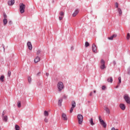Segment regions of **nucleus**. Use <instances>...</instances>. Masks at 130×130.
I'll return each mask as SVG.
<instances>
[{
    "label": "nucleus",
    "mask_w": 130,
    "mask_h": 130,
    "mask_svg": "<svg viewBox=\"0 0 130 130\" xmlns=\"http://www.w3.org/2000/svg\"><path fill=\"white\" fill-rule=\"evenodd\" d=\"M57 87L59 92H61V91L64 89V85H63V83L62 82H58Z\"/></svg>",
    "instance_id": "nucleus-1"
},
{
    "label": "nucleus",
    "mask_w": 130,
    "mask_h": 130,
    "mask_svg": "<svg viewBox=\"0 0 130 130\" xmlns=\"http://www.w3.org/2000/svg\"><path fill=\"white\" fill-rule=\"evenodd\" d=\"M25 6L23 3H21L19 4V11L21 14H23L25 13Z\"/></svg>",
    "instance_id": "nucleus-2"
},
{
    "label": "nucleus",
    "mask_w": 130,
    "mask_h": 130,
    "mask_svg": "<svg viewBox=\"0 0 130 130\" xmlns=\"http://www.w3.org/2000/svg\"><path fill=\"white\" fill-rule=\"evenodd\" d=\"M99 119L101 125H103V126L105 128L106 127V126H107V124H106V123L104 122V120H102L101 116H99Z\"/></svg>",
    "instance_id": "nucleus-3"
},
{
    "label": "nucleus",
    "mask_w": 130,
    "mask_h": 130,
    "mask_svg": "<svg viewBox=\"0 0 130 130\" xmlns=\"http://www.w3.org/2000/svg\"><path fill=\"white\" fill-rule=\"evenodd\" d=\"M77 118H78V123L79 124H82V123H83V115H82V114H78L77 116Z\"/></svg>",
    "instance_id": "nucleus-4"
},
{
    "label": "nucleus",
    "mask_w": 130,
    "mask_h": 130,
    "mask_svg": "<svg viewBox=\"0 0 130 130\" xmlns=\"http://www.w3.org/2000/svg\"><path fill=\"white\" fill-rule=\"evenodd\" d=\"M101 65L100 66V69L102 70H104V69H106V66H105V61L103 59L101 60Z\"/></svg>",
    "instance_id": "nucleus-5"
},
{
    "label": "nucleus",
    "mask_w": 130,
    "mask_h": 130,
    "mask_svg": "<svg viewBox=\"0 0 130 130\" xmlns=\"http://www.w3.org/2000/svg\"><path fill=\"white\" fill-rule=\"evenodd\" d=\"M123 98L127 104H130V98L128 96V94H125L123 96Z\"/></svg>",
    "instance_id": "nucleus-6"
},
{
    "label": "nucleus",
    "mask_w": 130,
    "mask_h": 130,
    "mask_svg": "<svg viewBox=\"0 0 130 130\" xmlns=\"http://www.w3.org/2000/svg\"><path fill=\"white\" fill-rule=\"evenodd\" d=\"M92 50L94 53H97V46H96V45H95V44H92Z\"/></svg>",
    "instance_id": "nucleus-7"
},
{
    "label": "nucleus",
    "mask_w": 130,
    "mask_h": 130,
    "mask_svg": "<svg viewBox=\"0 0 130 130\" xmlns=\"http://www.w3.org/2000/svg\"><path fill=\"white\" fill-rule=\"evenodd\" d=\"M34 61H35V63H37V62L40 61V57H39L38 56L36 57L34 59Z\"/></svg>",
    "instance_id": "nucleus-8"
},
{
    "label": "nucleus",
    "mask_w": 130,
    "mask_h": 130,
    "mask_svg": "<svg viewBox=\"0 0 130 130\" xmlns=\"http://www.w3.org/2000/svg\"><path fill=\"white\" fill-rule=\"evenodd\" d=\"M9 6H13L15 4V0H10L8 2Z\"/></svg>",
    "instance_id": "nucleus-9"
},
{
    "label": "nucleus",
    "mask_w": 130,
    "mask_h": 130,
    "mask_svg": "<svg viewBox=\"0 0 130 130\" xmlns=\"http://www.w3.org/2000/svg\"><path fill=\"white\" fill-rule=\"evenodd\" d=\"M27 47L29 50H32V44L30 42H28L27 43Z\"/></svg>",
    "instance_id": "nucleus-10"
},
{
    "label": "nucleus",
    "mask_w": 130,
    "mask_h": 130,
    "mask_svg": "<svg viewBox=\"0 0 130 130\" xmlns=\"http://www.w3.org/2000/svg\"><path fill=\"white\" fill-rule=\"evenodd\" d=\"M119 107L120 108H121L122 110H125V105L124 104H120Z\"/></svg>",
    "instance_id": "nucleus-11"
},
{
    "label": "nucleus",
    "mask_w": 130,
    "mask_h": 130,
    "mask_svg": "<svg viewBox=\"0 0 130 130\" xmlns=\"http://www.w3.org/2000/svg\"><path fill=\"white\" fill-rule=\"evenodd\" d=\"M79 10H76L75 11V12L72 14L73 17H76V16L78 14H79Z\"/></svg>",
    "instance_id": "nucleus-12"
},
{
    "label": "nucleus",
    "mask_w": 130,
    "mask_h": 130,
    "mask_svg": "<svg viewBox=\"0 0 130 130\" xmlns=\"http://www.w3.org/2000/svg\"><path fill=\"white\" fill-rule=\"evenodd\" d=\"M62 118L63 120H68V117H67V115L64 113L62 114Z\"/></svg>",
    "instance_id": "nucleus-13"
},
{
    "label": "nucleus",
    "mask_w": 130,
    "mask_h": 130,
    "mask_svg": "<svg viewBox=\"0 0 130 130\" xmlns=\"http://www.w3.org/2000/svg\"><path fill=\"white\" fill-rule=\"evenodd\" d=\"M2 118L4 121H5V122H8V116H2Z\"/></svg>",
    "instance_id": "nucleus-14"
},
{
    "label": "nucleus",
    "mask_w": 130,
    "mask_h": 130,
    "mask_svg": "<svg viewBox=\"0 0 130 130\" xmlns=\"http://www.w3.org/2000/svg\"><path fill=\"white\" fill-rule=\"evenodd\" d=\"M72 107L75 108L76 107V102L75 101H72Z\"/></svg>",
    "instance_id": "nucleus-15"
},
{
    "label": "nucleus",
    "mask_w": 130,
    "mask_h": 130,
    "mask_svg": "<svg viewBox=\"0 0 130 130\" xmlns=\"http://www.w3.org/2000/svg\"><path fill=\"white\" fill-rule=\"evenodd\" d=\"M62 103V99H60L58 101V105L59 106H61V104Z\"/></svg>",
    "instance_id": "nucleus-16"
},
{
    "label": "nucleus",
    "mask_w": 130,
    "mask_h": 130,
    "mask_svg": "<svg viewBox=\"0 0 130 130\" xmlns=\"http://www.w3.org/2000/svg\"><path fill=\"white\" fill-rule=\"evenodd\" d=\"M89 121L91 124V125H94L95 124V123L93 121V118H91L89 120Z\"/></svg>",
    "instance_id": "nucleus-17"
},
{
    "label": "nucleus",
    "mask_w": 130,
    "mask_h": 130,
    "mask_svg": "<svg viewBox=\"0 0 130 130\" xmlns=\"http://www.w3.org/2000/svg\"><path fill=\"white\" fill-rule=\"evenodd\" d=\"M107 81L108 82V83H112V82H113V79L112 78V77H110V78H108L107 79Z\"/></svg>",
    "instance_id": "nucleus-18"
},
{
    "label": "nucleus",
    "mask_w": 130,
    "mask_h": 130,
    "mask_svg": "<svg viewBox=\"0 0 130 130\" xmlns=\"http://www.w3.org/2000/svg\"><path fill=\"white\" fill-rule=\"evenodd\" d=\"M118 12L120 16H121V15H122V11H121V9L118 8Z\"/></svg>",
    "instance_id": "nucleus-19"
},
{
    "label": "nucleus",
    "mask_w": 130,
    "mask_h": 130,
    "mask_svg": "<svg viewBox=\"0 0 130 130\" xmlns=\"http://www.w3.org/2000/svg\"><path fill=\"white\" fill-rule=\"evenodd\" d=\"M105 110L106 111V112L108 113V114H109L110 113V110H109V108L106 107L105 108Z\"/></svg>",
    "instance_id": "nucleus-20"
},
{
    "label": "nucleus",
    "mask_w": 130,
    "mask_h": 130,
    "mask_svg": "<svg viewBox=\"0 0 130 130\" xmlns=\"http://www.w3.org/2000/svg\"><path fill=\"white\" fill-rule=\"evenodd\" d=\"M3 23L4 25H7L8 23V20L6 18H4L3 20Z\"/></svg>",
    "instance_id": "nucleus-21"
},
{
    "label": "nucleus",
    "mask_w": 130,
    "mask_h": 130,
    "mask_svg": "<svg viewBox=\"0 0 130 130\" xmlns=\"http://www.w3.org/2000/svg\"><path fill=\"white\" fill-rule=\"evenodd\" d=\"M5 79V76L4 75H2L0 77V81L1 82H4Z\"/></svg>",
    "instance_id": "nucleus-22"
},
{
    "label": "nucleus",
    "mask_w": 130,
    "mask_h": 130,
    "mask_svg": "<svg viewBox=\"0 0 130 130\" xmlns=\"http://www.w3.org/2000/svg\"><path fill=\"white\" fill-rule=\"evenodd\" d=\"M15 130H20V126L17 124L15 125Z\"/></svg>",
    "instance_id": "nucleus-23"
},
{
    "label": "nucleus",
    "mask_w": 130,
    "mask_h": 130,
    "mask_svg": "<svg viewBox=\"0 0 130 130\" xmlns=\"http://www.w3.org/2000/svg\"><path fill=\"white\" fill-rule=\"evenodd\" d=\"M85 47H88V46H90V44H89V42H86L85 43Z\"/></svg>",
    "instance_id": "nucleus-24"
},
{
    "label": "nucleus",
    "mask_w": 130,
    "mask_h": 130,
    "mask_svg": "<svg viewBox=\"0 0 130 130\" xmlns=\"http://www.w3.org/2000/svg\"><path fill=\"white\" fill-rule=\"evenodd\" d=\"M17 106L18 107V108H20L21 107V102H18L17 103Z\"/></svg>",
    "instance_id": "nucleus-25"
},
{
    "label": "nucleus",
    "mask_w": 130,
    "mask_h": 130,
    "mask_svg": "<svg viewBox=\"0 0 130 130\" xmlns=\"http://www.w3.org/2000/svg\"><path fill=\"white\" fill-rule=\"evenodd\" d=\"M118 81L119 82L118 83V84H119V85H120V83H121V77H119L118 78Z\"/></svg>",
    "instance_id": "nucleus-26"
},
{
    "label": "nucleus",
    "mask_w": 130,
    "mask_h": 130,
    "mask_svg": "<svg viewBox=\"0 0 130 130\" xmlns=\"http://www.w3.org/2000/svg\"><path fill=\"white\" fill-rule=\"evenodd\" d=\"M44 115L45 116H48V112H47V111H45Z\"/></svg>",
    "instance_id": "nucleus-27"
},
{
    "label": "nucleus",
    "mask_w": 130,
    "mask_h": 130,
    "mask_svg": "<svg viewBox=\"0 0 130 130\" xmlns=\"http://www.w3.org/2000/svg\"><path fill=\"white\" fill-rule=\"evenodd\" d=\"M60 16L61 17H63V16H64V13H63V12L61 11L60 13Z\"/></svg>",
    "instance_id": "nucleus-28"
},
{
    "label": "nucleus",
    "mask_w": 130,
    "mask_h": 130,
    "mask_svg": "<svg viewBox=\"0 0 130 130\" xmlns=\"http://www.w3.org/2000/svg\"><path fill=\"white\" fill-rule=\"evenodd\" d=\"M11 75H12V72H11V71H9L8 72V77H10Z\"/></svg>",
    "instance_id": "nucleus-29"
},
{
    "label": "nucleus",
    "mask_w": 130,
    "mask_h": 130,
    "mask_svg": "<svg viewBox=\"0 0 130 130\" xmlns=\"http://www.w3.org/2000/svg\"><path fill=\"white\" fill-rule=\"evenodd\" d=\"M129 37H130L129 33H128L127 34V37H126L127 40H129Z\"/></svg>",
    "instance_id": "nucleus-30"
},
{
    "label": "nucleus",
    "mask_w": 130,
    "mask_h": 130,
    "mask_svg": "<svg viewBox=\"0 0 130 130\" xmlns=\"http://www.w3.org/2000/svg\"><path fill=\"white\" fill-rule=\"evenodd\" d=\"M7 112L6 111V110H4L3 111V113H2V116L3 117V116H5V114H6V113Z\"/></svg>",
    "instance_id": "nucleus-31"
},
{
    "label": "nucleus",
    "mask_w": 130,
    "mask_h": 130,
    "mask_svg": "<svg viewBox=\"0 0 130 130\" xmlns=\"http://www.w3.org/2000/svg\"><path fill=\"white\" fill-rule=\"evenodd\" d=\"M73 111H74V108L71 107V108L70 109V113H72Z\"/></svg>",
    "instance_id": "nucleus-32"
},
{
    "label": "nucleus",
    "mask_w": 130,
    "mask_h": 130,
    "mask_svg": "<svg viewBox=\"0 0 130 130\" xmlns=\"http://www.w3.org/2000/svg\"><path fill=\"white\" fill-rule=\"evenodd\" d=\"M31 80H32V78H31L30 77H28V81L29 83H31Z\"/></svg>",
    "instance_id": "nucleus-33"
},
{
    "label": "nucleus",
    "mask_w": 130,
    "mask_h": 130,
    "mask_svg": "<svg viewBox=\"0 0 130 130\" xmlns=\"http://www.w3.org/2000/svg\"><path fill=\"white\" fill-rule=\"evenodd\" d=\"M41 52V51L40 50H38L37 52V54L38 55H39V54H40V53Z\"/></svg>",
    "instance_id": "nucleus-34"
},
{
    "label": "nucleus",
    "mask_w": 130,
    "mask_h": 130,
    "mask_svg": "<svg viewBox=\"0 0 130 130\" xmlns=\"http://www.w3.org/2000/svg\"><path fill=\"white\" fill-rule=\"evenodd\" d=\"M117 37V35L116 34H114L112 36V37H113V39L115 38V37Z\"/></svg>",
    "instance_id": "nucleus-35"
},
{
    "label": "nucleus",
    "mask_w": 130,
    "mask_h": 130,
    "mask_svg": "<svg viewBox=\"0 0 130 130\" xmlns=\"http://www.w3.org/2000/svg\"><path fill=\"white\" fill-rule=\"evenodd\" d=\"M117 37V35L116 34H114L112 36V37H113V39L115 38V37Z\"/></svg>",
    "instance_id": "nucleus-36"
},
{
    "label": "nucleus",
    "mask_w": 130,
    "mask_h": 130,
    "mask_svg": "<svg viewBox=\"0 0 130 130\" xmlns=\"http://www.w3.org/2000/svg\"><path fill=\"white\" fill-rule=\"evenodd\" d=\"M106 89V86L103 85L102 87V90H105Z\"/></svg>",
    "instance_id": "nucleus-37"
},
{
    "label": "nucleus",
    "mask_w": 130,
    "mask_h": 130,
    "mask_svg": "<svg viewBox=\"0 0 130 130\" xmlns=\"http://www.w3.org/2000/svg\"><path fill=\"white\" fill-rule=\"evenodd\" d=\"M108 39H109V40H113V37H112V36H111L110 37H109V38H108Z\"/></svg>",
    "instance_id": "nucleus-38"
},
{
    "label": "nucleus",
    "mask_w": 130,
    "mask_h": 130,
    "mask_svg": "<svg viewBox=\"0 0 130 130\" xmlns=\"http://www.w3.org/2000/svg\"><path fill=\"white\" fill-rule=\"evenodd\" d=\"M115 8H118V3H116L115 5Z\"/></svg>",
    "instance_id": "nucleus-39"
},
{
    "label": "nucleus",
    "mask_w": 130,
    "mask_h": 130,
    "mask_svg": "<svg viewBox=\"0 0 130 130\" xmlns=\"http://www.w3.org/2000/svg\"><path fill=\"white\" fill-rule=\"evenodd\" d=\"M63 18V17L62 16H60V17H59V20L60 21H61V20H62Z\"/></svg>",
    "instance_id": "nucleus-40"
},
{
    "label": "nucleus",
    "mask_w": 130,
    "mask_h": 130,
    "mask_svg": "<svg viewBox=\"0 0 130 130\" xmlns=\"http://www.w3.org/2000/svg\"><path fill=\"white\" fill-rule=\"evenodd\" d=\"M127 73L130 75V67L128 69Z\"/></svg>",
    "instance_id": "nucleus-41"
},
{
    "label": "nucleus",
    "mask_w": 130,
    "mask_h": 130,
    "mask_svg": "<svg viewBox=\"0 0 130 130\" xmlns=\"http://www.w3.org/2000/svg\"><path fill=\"white\" fill-rule=\"evenodd\" d=\"M63 98H64V99H67V98H68V95H64Z\"/></svg>",
    "instance_id": "nucleus-42"
},
{
    "label": "nucleus",
    "mask_w": 130,
    "mask_h": 130,
    "mask_svg": "<svg viewBox=\"0 0 130 130\" xmlns=\"http://www.w3.org/2000/svg\"><path fill=\"white\" fill-rule=\"evenodd\" d=\"M44 121L45 122H48V119L46 118L44 120Z\"/></svg>",
    "instance_id": "nucleus-43"
},
{
    "label": "nucleus",
    "mask_w": 130,
    "mask_h": 130,
    "mask_svg": "<svg viewBox=\"0 0 130 130\" xmlns=\"http://www.w3.org/2000/svg\"><path fill=\"white\" fill-rule=\"evenodd\" d=\"M7 14H6V13H4V17L5 18V19H6V18H7Z\"/></svg>",
    "instance_id": "nucleus-44"
},
{
    "label": "nucleus",
    "mask_w": 130,
    "mask_h": 130,
    "mask_svg": "<svg viewBox=\"0 0 130 130\" xmlns=\"http://www.w3.org/2000/svg\"><path fill=\"white\" fill-rule=\"evenodd\" d=\"M120 86V84L118 83L117 85L116 86V88L117 89V88H118Z\"/></svg>",
    "instance_id": "nucleus-45"
},
{
    "label": "nucleus",
    "mask_w": 130,
    "mask_h": 130,
    "mask_svg": "<svg viewBox=\"0 0 130 130\" xmlns=\"http://www.w3.org/2000/svg\"><path fill=\"white\" fill-rule=\"evenodd\" d=\"M12 23H13V22H12V21H9V25H12Z\"/></svg>",
    "instance_id": "nucleus-46"
},
{
    "label": "nucleus",
    "mask_w": 130,
    "mask_h": 130,
    "mask_svg": "<svg viewBox=\"0 0 130 130\" xmlns=\"http://www.w3.org/2000/svg\"><path fill=\"white\" fill-rule=\"evenodd\" d=\"M113 63H114V65L115 66L116 64V62L115 61H113Z\"/></svg>",
    "instance_id": "nucleus-47"
},
{
    "label": "nucleus",
    "mask_w": 130,
    "mask_h": 130,
    "mask_svg": "<svg viewBox=\"0 0 130 130\" xmlns=\"http://www.w3.org/2000/svg\"><path fill=\"white\" fill-rule=\"evenodd\" d=\"M93 94V92H91L90 93H89V96H92Z\"/></svg>",
    "instance_id": "nucleus-48"
},
{
    "label": "nucleus",
    "mask_w": 130,
    "mask_h": 130,
    "mask_svg": "<svg viewBox=\"0 0 130 130\" xmlns=\"http://www.w3.org/2000/svg\"><path fill=\"white\" fill-rule=\"evenodd\" d=\"M40 74H41V72H39L38 73V74H37V76H39V75H40Z\"/></svg>",
    "instance_id": "nucleus-49"
},
{
    "label": "nucleus",
    "mask_w": 130,
    "mask_h": 130,
    "mask_svg": "<svg viewBox=\"0 0 130 130\" xmlns=\"http://www.w3.org/2000/svg\"><path fill=\"white\" fill-rule=\"evenodd\" d=\"M46 76H47V77H48V76H49V74L48 73H46Z\"/></svg>",
    "instance_id": "nucleus-50"
},
{
    "label": "nucleus",
    "mask_w": 130,
    "mask_h": 130,
    "mask_svg": "<svg viewBox=\"0 0 130 130\" xmlns=\"http://www.w3.org/2000/svg\"><path fill=\"white\" fill-rule=\"evenodd\" d=\"M93 93H96V90H94Z\"/></svg>",
    "instance_id": "nucleus-51"
},
{
    "label": "nucleus",
    "mask_w": 130,
    "mask_h": 130,
    "mask_svg": "<svg viewBox=\"0 0 130 130\" xmlns=\"http://www.w3.org/2000/svg\"><path fill=\"white\" fill-rule=\"evenodd\" d=\"M3 48L5 49V45H3Z\"/></svg>",
    "instance_id": "nucleus-52"
},
{
    "label": "nucleus",
    "mask_w": 130,
    "mask_h": 130,
    "mask_svg": "<svg viewBox=\"0 0 130 130\" xmlns=\"http://www.w3.org/2000/svg\"><path fill=\"white\" fill-rule=\"evenodd\" d=\"M71 49H72V50L74 49V47H71Z\"/></svg>",
    "instance_id": "nucleus-53"
},
{
    "label": "nucleus",
    "mask_w": 130,
    "mask_h": 130,
    "mask_svg": "<svg viewBox=\"0 0 130 130\" xmlns=\"http://www.w3.org/2000/svg\"><path fill=\"white\" fill-rule=\"evenodd\" d=\"M38 85H39V86H40L41 85V83H39Z\"/></svg>",
    "instance_id": "nucleus-54"
},
{
    "label": "nucleus",
    "mask_w": 130,
    "mask_h": 130,
    "mask_svg": "<svg viewBox=\"0 0 130 130\" xmlns=\"http://www.w3.org/2000/svg\"><path fill=\"white\" fill-rule=\"evenodd\" d=\"M0 130H1V126H0Z\"/></svg>",
    "instance_id": "nucleus-55"
}]
</instances>
